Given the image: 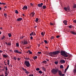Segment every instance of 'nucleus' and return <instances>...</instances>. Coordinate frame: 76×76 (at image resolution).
Wrapping results in <instances>:
<instances>
[{"label": "nucleus", "instance_id": "f257e3e1", "mask_svg": "<svg viewBox=\"0 0 76 76\" xmlns=\"http://www.w3.org/2000/svg\"><path fill=\"white\" fill-rule=\"evenodd\" d=\"M59 53H60V52L58 51H53V52H50L49 53L50 56L51 57H55V55H57Z\"/></svg>", "mask_w": 76, "mask_h": 76}, {"label": "nucleus", "instance_id": "f03ea898", "mask_svg": "<svg viewBox=\"0 0 76 76\" xmlns=\"http://www.w3.org/2000/svg\"><path fill=\"white\" fill-rule=\"evenodd\" d=\"M59 51L60 52L61 55V56H64L65 57H68V55H67V53H66V52L64 51L61 50V52L60 51Z\"/></svg>", "mask_w": 76, "mask_h": 76}, {"label": "nucleus", "instance_id": "7ed1b4c3", "mask_svg": "<svg viewBox=\"0 0 76 76\" xmlns=\"http://www.w3.org/2000/svg\"><path fill=\"white\" fill-rule=\"evenodd\" d=\"M51 72L54 75H56V74H57V73L58 72V69H53L51 70Z\"/></svg>", "mask_w": 76, "mask_h": 76}, {"label": "nucleus", "instance_id": "20e7f679", "mask_svg": "<svg viewBox=\"0 0 76 76\" xmlns=\"http://www.w3.org/2000/svg\"><path fill=\"white\" fill-rule=\"evenodd\" d=\"M25 64V65L28 67H29L31 66V64L29 63V62L28 61H24V64Z\"/></svg>", "mask_w": 76, "mask_h": 76}, {"label": "nucleus", "instance_id": "39448f33", "mask_svg": "<svg viewBox=\"0 0 76 76\" xmlns=\"http://www.w3.org/2000/svg\"><path fill=\"white\" fill-rule=\"evenodd\" d=\"M43 3H41L40 4H38V6L39 7H42V5H43Z\"/></svg>", "mask_w": 76, "mask_h": 76}, {"label": "nucleus", "instance_id": "423d86ee", "mask_svg": "<svg viewBox=\"0 0 76 76\" xmlns=\"http://www.w3.org/2000/svg\"><path fill=\"white\" fill-rule=\"evenodd\" d=\"M70 33L73 35H76V32L73 31H70Z\"/></svg>", "mask_w": 76, "mask_h": 76}, {"label": "nucleus", "instance_id": "0eeeda50", "mask_svg": "<svg viewBox=\"0 0 76 76\" xmlns=\"http://www.w3.org/2000/svg\"><path fill=\"white\" fill-rule=\"evenodd\" d=\"M58 73L59 75L61 76H62V72H61V71L58 70Z\"/></svg>", "mask_w": 76, "mask_h": 76}, {"label": "nucleus", "instance_id": "6e6552de", "mask_svg": "<svg viewBox=\"0 0 76 76\" xmlns=\"http://www.w3.org/2000/svg\"><path fill=\"white\" fill-rule=\"evenodd\" d=\"M67 21L66 20H64V21L63 23H64L65 25H67Z\"/></svg>", "mask_w": 76, "mask_h": 76}, {"label": "nucleus", "instance_id": "1a4fd4ad", "mask_svg": "<svg viewBox=\"0 0 76 76\" xmlns=\"http://www.w3.org/2000/svg\"><path fill=\"white\" fill-rule=\"evenodd\" d=\"M28 9V7L27 6H24L23 8V10H26Z\"/></svg>", "mask_w": 76, "mask_h": 76}, {"label": "nucleus", "instance_id": "9d476101", "mask_svg": "<svg viewBox=\"0 0 76 76\" xmlns=\"http://www.w3.org/2000/svg\"><path fill=\"white\" fill-rule=\"evenodd\" d=\"M34 15H35V13L34 12H32L30 14V15L32 16V17H33Z\"/></svg>", "mask_w": 76, "mask_h": 76}, {"label": "nucleus", "instance_id": "9b49d317", "mask_svg": "<svg viewBox=\"0 0 76 76\" xmlns=\"http://www.w3.org/2000/svg\"><path fill=\"white\" fill-rule=\"evenodd\" d=\"M60 62L61 63H65V61L64 60H60Z\"/></svg>", "mask_w": 76, "mask_h": 76}, {"label": "nucleus", "instance_id": "f8f14e48", "mask_svg": "<svg viewBox=\"0 0 76 76\" xmlns=\"http://www.w3.org/2000/svg\"><path fill=\"white\" fill-rule=\"evenodd\" d=\"M22 20V18H18L17 20V21H20V20Z\"/></svg>", "mask_w": 76, "mask_h": 76}, {"label": "nucleus", "instance_id": "ddd939ff", "mask_svg": "<svg viewBox=\"0 0 76 76\" xmlns=\"http://www.w3.org/2000/svg\"><path fill=\"white\" fill-rule=\"evenodd\" d=\"M23 44L24 45L28 44V42L27 41H24L23 42Z\"/></svg>", "mask_w": 76, "mask_h": 76}, {"label": "nucleus", "instance_id": "4468645a", "mask_svg": "<svg viewBox=\"0 0 76 76\" xmlns=\"http://www.w3.org/2000/svg\"><path fill=\"white\" fill-rule=\"evenodd\" d=\"M14 53H19V51L17 50H14Z\"/></svg>", "mask_w": 76, "mask_h": 76}, {"label": "nucleus", "instance_id": "2eb2a0df", "mask_svg": "<svg viewBox=\"0 0 76 76\" xmlns=\"http://www.w3.org/2000/svg\"><path fill=\"white\" fill-rule=\"evenodd\" d=\"M42 70H43L45 71V72L46 71V69H45V68L44 67H42Z\"/></svg>", "mask_w": 76, "mask_h": 76}, {"label": "nucleus", "instance_id": "dca6fc26", "mask_svg": "<svg viewBox=\"0 0 76 76\" xmlns=\"http://www.w3.org/2000/svg\"><path fill=\"white\" fill-rule=\"evenodd\" d=\"M42 8L43 9H46V6L44 5L42 7Z\"/></svg>", "mask_w": 76, "mask_h": 76}, {"label": "nucleus", "instance_id": "f3484780", "mask_svg": "<svg viewBox=\"0 0 76 76\" xmlns=\"http://www.w3.org/2000/svg\"><path fill=\"white\" fill-rule=\"evenodd\" d=\"M3 57L4 58H7V56L6 55H3Z\"/></svg>", "mask_w": 76, "mask_h": 76}, {"label": "nucleus", "instance_id": "a211bd4d", "mask_svg": "<svg viewBox=\"0 0 76 76\" xmlns=\"http://www.w3.org/2000/svg\"><path fill=\"white\" fill-rule=\"evenodd\" d=\"M22 69H23V71H24L25 72H26L27 71L26 70V69H24V68L23 67L22 68Z\"/></svg>", "mask_w": 76, "mask_h": 76}, {"label": "nucleus", "instance_id": "6ab92c4d", "mask_svg": "<svg viewBox=\"0 0 76 76\" xmlns=\"http://www.w3.org/2000/svg\"><path fill=\"white\" fill-rule=\"evenodd\" d=\"M73 9H75L76 8V4H74L73 6Z\"/></svg>", "mask_w": 76, "mask_h": 76}, {"label": "nucleus", "instance_id": "aec40b11", "mask_svg": "<svg viewBox=\"0 0 76 76\" xmlns=\"http://www.w3.org/2000/svg\"><path fill=\"white\" fill-rule=\"evenodd\" d=\"M64 10H65V11H67V7H65L64 8Z\"/></svg>", "mask_w": 76, "mask_h": 76}, {"label": "nucleus", "instance_id": "412c9836", "mask_svg": "<svg viewBox=\"0 0 76 76\" xmlns=\"http://www.w3.org/2000/svg\"><path fill=\"white\" fill-rule=\"evenodd\" d=\"M10 61V60H8L7 61V64L8 65H9Z\"/></svg>", "mask_w": 76, "mask_h": 76}, {"label": "nucleus", "instance_id": "4be33fe9", "mask_svg": "<svg viewBox=\"0 0 76 76\" xmlns=\"http://www.w3.org/2000/svg\"><path fill=\"white\" fill-rule=\"evenodd\" d=\"M67 10H69L70 11V7H67Z\"/></svg>", "mask_w": 76, "mask_h": 76}, {"label": "nucleus", "instance_id": "5701e85b", "mask_svg": "<svg viewBox=\"0 0 76 76\" xmlns=\"http://www.w3.org/2000/svg\"><path fill=\"white\" fill-rule=\"evenodd\" d=\"M64 67H63V65H61L60 66V69H63V68H64Z\"/></svg>", "mask_w": 76, "mask_h": 76}, {"label": "nucleus", "instance_id": "b1692460", "mask_svg": "<svg viewBox=\"0 0 76 76\" xmlns=\"http://www.w3.org/2000/svg\"><path fill=\"white\" fill-rule=\"evenodd\" d=\"M8 35L9 37L10 38V37H11V36H12V35L11 34H10V33H9L8 34Z\"/></svg>", "mask_w": 76, "mask_h": 76}, {"label": "nucleus", "instance_id": "393cba45", "mask_svg": "<svg viewBox=\"0 0 76 76\" xmlns=\"http://www.w3.org/2000/svg\"><path fill=\"white\" fill-rule=\"evenodd\" d=\"M28 51L29 52V54H32V52L30 50H28Z\"/></svg>", "mask_w": 76, "mask_h": 76}, {"label": "nucleus", "instance_id": "a878e982", "mask_svg": "<svg viewBox=\"0 0 76 76\" xmlns=\"http://www.w3.org/2000/svg\"><path fill=\"white\" fill-rule=\"evenodd\" d=\"M38 58L37 57V56H35L34 57H33V59L34 60H35V59H37Z\"/></svg>", "mask_w": 76, "mask_h": 76}, {"label": "nucleus", "instance_id": "bb28decb", "mask_svg": "<svg viewBox=\"0 0 76 76\" xmlns=\"http://www.w3.org/2000/svg\"><path fill=\"white\" fill-rule=\"evenodd\" d=\"M16 45L17 47H19V43H16Z\"/></svg>", "mask_w": 76, "mask_h": 76}, {"label": "nucleus", "instance_id": "cd10ccee", "mask_svg": "<svg viewBox=\"0 0 76 76\" xmlns=\"http://www.w3.org/2000/svg\"><path fill=\"white\" fill-rule=\"evenodd\" d=\"M35 21L36 22H38V18H37L36 19V20H35Z\"/></svg>", "mask_w": 76, "mask_h": 76}, {"label": "nucleus", "instance_id": "c85d7f7f", "mask_svg": "<svg viewBox=\"0 0 76 76\" xmlns=\"http://www.w3.org/2000/svg\"><path fill=\"white\" fill-rule=\"evenodd\" d=\"M15 13L17 14H18V13H19V12H18V11L17 10H15Z\"/></svg>", "mask_w": 76, "mask_h": 76}, {"label": "nucleus", "instance_id": "c756f323", "mask_svg": "<svg viewBox=\"0 0 76 76\" xmlns=\"http://www.w3.org/2000/svg\"><path fill=\"white\" fill-rule=\"evenodd\" d=\"M50 25H51L52 26H53V25H54V23H50Z\"/></svg>", "mask_w": 76, "mask_h": 76}, {"label": "nucleus", "instance_id": "7c9ffc66", "mask_svg": "<svg viewBox=\"0 0 76 76\" xmlns=\"http://www.w3.org/2000/svg\"><path fill=\"white\" fill-rule=\"evenodd\" d=\"M39 73L40 74H42V72L41 71H39Z\"/></svg>", "mask_w": 76, "mask_h": 76}, {"label": "nucleus", "instance_id": "2f4dec72", "mask_svg": "<svg viewBox=\"0 0 76 76\" xmlns=\"http://www.w3.org/2000/svg\"><path fill=\"white\" fill-rule=\"evenodd\" d=\"M44 42H45L46 44H47V43H48V42L47 41V40H45L44 41Z\"/></svg>", "mask_w": 76, "mask_h": 76}, {"label": "nucleus", "instance_id": "473e14b6", "mask_svg": "<svg viewBox=\"0 0 76 76\" xmlns=\"http://www.w3.org/2000/svg\"><path fill=\"white\" fill-rule=\"evenodd\" d=\"M7 45H9V46L11 45V43H10V42H8L7 43Z\"/></svg>", "mask_w": 76, "mask_h": 76}, {"label": "nucleus", "instance_id": "72a5a7b5", "mask_svg": "<svg viewBox=\"0 0 76 76\" xmlns=\"http://www.w3.org/2000/svg\"><path fill=\"white\" fill-rule=\"evenodd\" d=\"M40 69L39 68H37L36 69V70H37V71H39V70Z\"/></svg>", "mask_w": 76, "mask_h": 76}, {"label": "nucleus", "instance_id": "f704fd0d", "mask_svg": "<svg viewBox=\"0 0 76 76\" xmlns=\"http://www.w3.org/2000/svg\"><path fill=\"white\" fill-rule=\"evenodd\" d=\"M13 59L14 60H16L17 59V58H16V57H14L13 58Z\"/></svg>", "mask_w": 76, "mask_h": 76}, {"label": "nucleus", "instance_id": "c9c22d12", "mask_svg": "<svg viewBox=\"0 0 76 76\" xmlns=\"http://www.w3.org/2000/svg\"><path fill=\"white\" fill-rule=\"evenodd\" d=\"M69 65H68L66 67L65 69H66L67 70V69H68L69 68Z\"/></svg>", "mask_w": 76, "mask_h": 76}, {"label": "nucleus", "instance_id": "e433bc0d", "mask_svg": "<svg viewBox=\"0 0 76 76\" xmlns=\"http://www.w3.org/2000/svg\"><path fill=\"white\" fill-rule=\"evenodd\" d=\"M25 73H26V74H28L29 73V72H28V71H26V72H25Z\"/></svg>", "mask_w": 76, "mask_h": 76}, {"label": "nucleus", "instance_id": "4c0bfd02", "mask_svg": "<svg viewBox=\"0 0 76 76\" xmlns=\"http://www.w3.org/2000/svg\"><path fill=\"white\" fill-rule=\"evenodd\" d=\"M4 38H5V36H3V37H2L1 39H3Z\"/></svg>", "mask_w": 76, "mask_h": 76}, {"label": "nucleus", "instance_id": "58836bf2", "mask_svg": "<svg viewBox=\"0 0 76 76\" xmlns=\"http://www.w3.org/2000/svg\"><path fill=\"white\" fill-rule=\"evenodd\" d=\"M8 69H7V66H6L5 70H6V71H7Z\"/></svg>", "mask_w": 76, "mask_h": 76}, {"label": "nucleus", "instance_id": "ea45409f", "mask_svg": "<svg viewBox=\"0 0 76 76\" xmlns=\"http://www.w3.org/2000/svg\"><path fill=\"white\" fill-rule=\"evenodd\" d=\"M73 22L74 23H76V20H73Z\"/></svg>", "mask_w": 76, "mask_h": 76}, {"label": "nucleus", "instance_id": "a19ab883", "mask_svg": "<svg viewBox=\"0 0 76 76\" xmlns=\"http://www.w3.org/2000/svg\"><path fill=\"white\" fill-rule=\"evenodd\" d=\"M5 74H6L7 76L8 75L7 72V71H5Z\"/></svg>", "mask_w": 76, "mask_h": 76}, {"label": "nucleus", "instance_id": "79ce46f5", "mask_svg": "<svg viewBox=\"0 0 76 76\" xmlns=\"http://www.w3.org/2000/svg\"><path fill=\"white\" fill-rule=\"evenodd\" d=\"M73 72L74 73H76V69H74Z\"/></svg>", "mask_w": 76, "mask_h": 76}, {"label": "nucleus", "instance_id": "37998d69", "mask_svg": "<svg viewBox=\"0 0 76 76\" xmlns=\"http://www.w3.org/2000/svg\"><path fill=\"white\" fill-rule=\"evenodd\" d=\"M43 63H47V61H43Z\"/></svg>", "mask_w": 76, "mask_h": 76}, {"label": "nucleus", "instance_id": "c03bdc74", "mask_svg": "<svg viewBox=\"0 0 76 76\" xmlns=\"http://www.w3.org/2000/svg\"><path fill=\"white\" fill-rule=\"evenodd\" d=\"M41 35H42V36H44V33H43V32L41 33Z\"/></svg>", "mask_w": 76, "mask_h": 76}, {"label": "nucleus", "instance_id": "a18cd8bd", "mask_svg": "<svg viewBox=\"0 0 76 76\" xmlns=\"http://www.w3.org/2000/svg\"><path fill=\"white\" fill-rule=\"evenodd\" d=\"M55 64H58V62L57 61H55Z\"/></svg>", "mask_w": 76, "mask_h": 76}, {"label": "nucleus", "instance_id": "49530a36", "mask_svg": "<svg viewBox=\"0 0 76 76\" xmlns=\"http://www.w3.org/2000/svg\"><path fill=\"white\" fill-rule=\"evenodd\" d=\"M69 28H70V29H71L72 28V26H69Z\"/></svg>", "mask_w": 76, "mask_h": 76}, {"label": "nucleus", "instance_id": "de8ad7c7", "mask_svg": "<svg viewBox=\"0 0 76 76\" xmlns=\"http://www.w3.org/2000/svg\"><path fill=\"white\" fill-rule=\"evenodd\" d=\"M56 37L57 38H60V36H56Z\"/></svg>", "mask_w": 76, "mask_h": 76}, {"label": "nucleus", "instance_id": "09e8293b", "mask_svg": "<svg viewBox=\"0 0 76 76\" xmlns=\"http://www.w3.org/2000/svg\"><path fill=\"white\" fill-rule=\"evenodd\" d=\"M51 39H54V36H52L51 37Z\"/></svg>", "mask_w": 76, "mask_h": 76}, {"label": "nucleus", "instance_id": "8fccbe9b", "mask_svg": "<svg viewBox=\"0 0 76 76\" xmlns=\"http://www.w3.org/2000/svg\"><path fill=\"white\" fill-rule=\"evenodd\" d=\"M4 16H5V17H6V16H7V14H4Z\"/></svg>", "mask_w": 76, "mask_h": 76}, {"label": "nucleus", "instance_id": "3c124183", "mask_svg": "<svg viewBox=\"0 0 76 76\" xmlns=\"http://www.w3.org/2000/svg\"><path fill=\"white\" fill-rule=\"evenodd\" d=\"M1 4H3L4 5H5V4H6L4 3H1Z\"/></svg>", "mask_w": 76, "mask_h": 76}, {"label": "nucleus", "instance_id": "603ef678", "mask_svg": "<svg viewBox=\"0 0 76 76\" xmlns=\"http://www.w3.org/2000/svg\"><path fill=\"white\" fill-rule=\"evenodd\" d=\"M25 59L26 60H29V58H28L27 57V58H26Z\"/></svg>", "mask_w": 76, "mask_h": 76}, {"label": "nucleus", "instance_id": "864d4df0", "mask_svg": "<svg viewBox=\"0 0 76 76\" xmlns=\"http://www.w3.org/2000/svg\"><path fill=\"white\" fill-rule=\"evenodd\" d=\"M32 38H33V37L31 36L30 37L31 39H32Z\"/></svg>", "mask_w": 76, "mask_h": 76}, {"label": "nucleus", "instance_id": "5fc2aeb1", "mask_svg": "<svg viewBox=\"0 0 76 76\" xmlns=\"http://www.w3.org/2000/svg\"><path fill=\"white\" fill-rule=\"evenodd\" d=\"M20 60V58H18L17 59V60H18V61H19V60Z\"/></svg>", "mask_w": 76, "mask_h": 76}, {"label": "nucleus", "instance_id": "6e6d98bb", "mask_svg": "<svg viewBox=\"0 0 76 76\" xmlns=\"http://www.w3.org/2000/svg\"><path fill=\"white\" fill-rule=\"evenodd\" d=\"M37 53H38V54H41V52H38Z\"/></svg>", "mask_w": 76, "mask_h": 76}, {"label": "nucleus", "instance_id": "4d7b16f0", "mask_svg": "<svg viewBox=\"0 0 76 76\" xmlns=\"http://www.w3.org/2000/svg\"><path fill=\"white\" fill-rule=\"evenodd\" d=\"M30 5L31 6H33V4H32V3H31Z\"/></svg>", "mask_w": 76, "mask_h": 76}, {"label": "nucleus", "instance_id": "13d9d810", "mask_svg": "<svg viewBox=\"0 0 76 76\" xmlns=\"http://www.w3.org/2000/svg\"><path fill=\"white\" fill-rule=\"evenodd\" d=\"M28 76H34V75H29Z\"/></svg>", "mask_w": 76, "mask_h": 76}, {"label": "nucleus", "instance_id": "bf43d9fd", "mask_svg": "<svg viewBox=\"0 0 76 76\" xmlns=\"http://www.w3.org/2000/svg\"><path fill=\"white\" fill-rule=\"evenodd\" d=\"M9 66H10V67H12V65L11 64H10Z\"/></svg>", "mask_w": 76, "mask_h": 76}, {"label": "nucleus", "instance_id": "052dcab7", "mask_svg": "<svg viewBox=\"0 0 76 76\" xmlns=\"http://www.w3.org/2000/svg\"><path fill=\"white\" fill-rule=\"evenodd\" d=\"M66 71H67V70L66 69H65L64 73H66Z\"/></svg>", "mask_w": 76, "mask_h": 76}, {"label": "nucleus", "instance_id": "680f3d73", "mask_svg": "<svg viewBox=\"0 0 76 76\" xmlns=\"http://www.w3.org/2000/svg\"><path fill=\"white\" fill-rule=\"evenodd\" d=\"M22 53V52H18V53L19 54H21Z\"/></svg>", "mask_w": 76, "mask_h": 76}, {"label": "nucleus", "instance_id": "e2e57ef3", "mask_svg": "<svg viewBox=\"0 0 76 76\" xmlns=\"http://www.w3.org/2000/svg\"><path fill=\"white\" fill-rule=\"evenodd\" d=\"M3 53V51L0 50V53Z\"/></svg>", "mask_w": 76, "mask_h": 76}, {"label": "nucleus", "instance_id": "0e129e2a", "mask_svg": "<svg viewBox=\"0 0 76 76\" xmlns=\"http://www.w3.org/2000/svg\"><path fill=\"white\" fill-rule=\"evenodd\" d=\"M34 34V35H36V34H35V33L34 32V31L33 32Z\"/></svg>", "mask_w": 76, "mask_h": 76}, {"label": "nucleus", "instance_id": "69168bd1", "mask_svg": "<svg viewBox=\"0 0 76 76\" xmlns=\"http://www.w3.org/2000/svg\"><path fill=\"white\" fill-rule=\"evenodd\" d=\"M23 38V37H20V38L21 39H22V38Z\"/></svg>", "mask_w": 76, "mask_h": 76}, {"label": "nucleus", "instance_id": "338daca9", "mask_svg": "<svg viewBox=\"0 0 76 76\" xmlns=\"http://www.w3.org/2000/svg\"><path fill=\"white\" fill-rule=\"evenodd\" d=\"M0 76H4V75H0Z\"/></svg>", "mask_w": 76, "mask_h": 76}, {"label": "nucleus", "instance_id": "774afa93", "mask_svg": "<svg viewBox=\"0 0 76 76\" xmlns=\"http://www.w3.org/2000/svg\"><path fill=\"white\" fill-rule=\"evenodd\" d=\"M62 76H64V74H62Z\"/></svg>", "mask_w": 76, "mask_h": 76}]
</instances>
